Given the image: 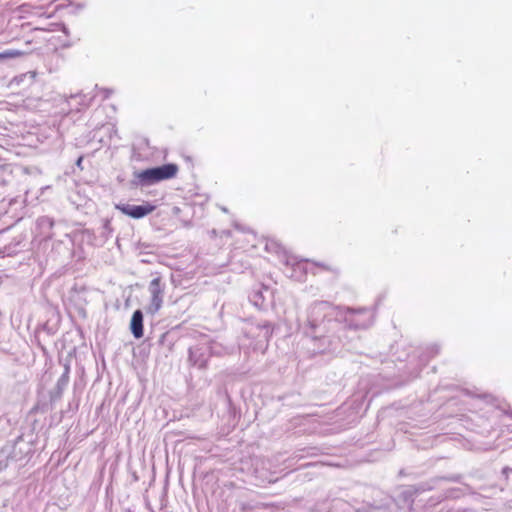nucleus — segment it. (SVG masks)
Listing matches in <instances>:
<instances>
[{"label":"nucleus","instance_id":"obj_5","mask_svg":"<svg viewBox=\"0 0 512 512\" xmlns=\"http://www.w3.org/2000/svg\"><path fill=\"white\" fill-rule=\"evenodd\" d=\"M23 55H24L23 51L10 49V50H6V51L0 53V60L18 58Z\"/></svg>","mask_w":512,"mask_h":512},{"label":"nucleus","instance_id":"obj_4","mask_svg":"<svg viewBox=\"0 0 512 512\" xmlns=\"http://www.w3.org/2000/svg\"><path fill=\"white\" fill-rule=\"evenodd\" d=\"M130 330L136 339L143 337L144 326H143V313L141 310H136L132 314L131 321H130Z\"/></svg>","mask_w":512,"mask_h":512},{"label":"nucleus","instance_id":"obj_1","mask_svg":"<svg viewBox=\"0 0 512 512\" xmlns=\"http://www.w3.org/2000/svg\"><path fill=\"white\" fill-rule=\"evenodd\" d=\"M177 164L168 163L162 166L149 168L136 173L135 177L143 185H151L160 181L175 178L178 174Z\"/></svg>","mask_w":512,"mask_h":512},{"label":"nucleus","instance_id":"obj_6","mask_svg":"<svg viewBox=\"0 0 512 512\" xmlns=\"http://www.w3.org/2000/svg\"><path fill=\"white\" fill-rule=\"evenodd\" d=\"M82 161H83V157H79V159L77 160V163H76V164H77V166H79V167H80V166H81Z\"/></svg>","mask_w":512,"mask_h":512},{"label":"nucleus","instance_id":"obj_2","mask_svg":"<svg viewBox=\"0 0 512 512\" xmlns=\"http://www.w3.org/2000/svg\"><path fill=\"white\" fill-rule=\"evenodd\" d=\"M116 209L124 215L134 219H139L152 213L156 209V206L146 202L143 205L120 204L116 205Z\"/></svg>","mask_w":512,"mask_h":512},{"label":"nucleus","instance_id":"obj_3","mask_svg":"<svg viewBox=\"0 0 512 512\" xmlns=\"http://www.w3.org/2000/svg\"><path fill=\"white\" fill-rule=\"evenodd\" d=\"M152 312H157L163 303V290L160 287V278H155L150 283Z\"/></svg>","mask_w":512,"mask_h":512}]
</instances>
